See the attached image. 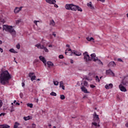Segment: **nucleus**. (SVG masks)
<instances>
[{"label": "nucleus", "instance_id": "nucleus-1", "mask_svg": "<svg viewBox=\"0 0 128 128\" xmlns=\"http://www.w3.org/2000/svg\"><path fill=\"white\" fill-rule=\"evenodd\" d=\"M11 78L10 74L8 70L3 71L0 74V82L2 84H8V80Z\"/></svg>", "mask_w": 128, "mask_h": 128}, {"label": "nucleus", "instance_id": "nucleus-2", "mask_svg": "<svg viewBox=\"0 0 128 128\" xmlns=\"http://www.w3.org/2000/svg\"><path fill=\"white\" fill-rule=\"evenodd\" d=\"M65 8L69 10H74V12H76V10H78V12H82V9L80 7L73 4H66L65 5Z\"/></svg>", "mask_w": 128, "mask_h": 128}, {"label": "nucleus", "instance_id": "nucleus-3", "mask_svg": "<svg viewBox=\"0 0 128 128\" xmlns=\"http://www.w3.org/2000/svg\"><path fill=\"white\" fill-rule=\"evenodd\" d=\"M3 30L10 32L12 36H16V30H14V28L12 26H8V24L3 25Z\"/></svg>", "mask_w": 128, "mask_h": 128}, {"label": "nucleus", "instance_id": "nucleus-4", "mask_svg": "<svg viewBox=\"0 0 128 128\" xmlns=\"http://www.w3.org/2000/svg\"><path fill=\"white\" fill-rule=\"evenodd\" d=\"M84 56V60L85 62H90L92 60V58L90 56V55H88V53L87 52H85L83 54Z\"/></svg>", "mask_w": 128, "mask_h": 128}, {"label": "nucleus", "instance_id": "nucleus-5", "mask_svg": "<svg viewBox=\"0 0 128 128\" xmlns=\"http://www.w3.org/2000/svg\"><path fill=\"white\" fill-rule=\"evenodd\" d=\"M36 48H40V50H44L45 52H48V49L46 46H44V45H41L40 44H38L35 45Z\"/></svg>", "mask_w": 128, "mask_h": 128}, {"label": "nucleus", "instance_id": "nucleus-6", "mask_svg": "<svg viewBox=\"0 0 128 128\" xmlns=\"http://www.w3.org/2000/svg\"><path fill=\"white\" fill-rule=\"evenodd\" d=\"M65 54H66V56H72V49L70 48H66L65 52Z\"/></svg>", "mask_w": 128, "mask_h": 128}, {"label": "nucleus", "instance_id": "nucleus-7", "mask_svg": "<svg viewBox=\"0 0 128 128\" xmlns=\"http://www.w3.org/2000/svg\"><path fill=\"white\" fill-rule=\"evenodd\" d=\"M22 6L21 7H16L14 9V12L15 14H19L20 12L22 10Z\"/></svg>", "mask_w": 128, "mask_h": 128}, {"label": "nucleus", "instance_id": "nucleus-8", "mask_svg": "<svg viewBox=\"0 0 128 128\" xmlns=\"http://www.w3.org/2000/svg\"><path fill=\"white\" fill-rule=\"evenodd\" d=\"M118 88L120 90L123 92H126L127 91L126 88L124 87V86H122V84H120Z\"/></svg>", "mask_w": 128, "mask_h": 128}, {"label": "nucleus", "instance_id": "nucleus-9", "mask_svg": "<svg viewBox=\"0 0 128 128\" xmlns=\"http://www.w3.org/2000/svg\"><path fill=\"white\" fill-rule=\"evenodd\" d=\"M108 66L109 68H116V62H114L112 61L109 62Z\"/></svg>", "mask_w": 128, "mask_h": 128}, {"label": "nucleus", "instance_id": "nucleus-10", "mask_svg": "<svg viewBox=\"0 0 128 128\" xmlns=\"http://www.w3.org/2000/svg\"><path fill=\"white\" fill-rule=\"evenodd\" d=\"M106 74H110V76H114V72H112V70L109 69L108 70H106Z\"/></svg>", "mask_w": 128, "mask_h": 128}, {"label": "nucleus", "instance_id": "nucleus-11", "mask_svg": "<svg viewBox=\"0 0 128 128\" xmlns=\"http://www.w3.org/2000/svg\"><path fill=\"white\" fill-rule=\"evenodd\" d=\"M93 120H95V122H98L100 120V118H98V115L96 114V112H94L93 114Z\"/></svg>", "mask_w": 128, "mask_h": 128}, {"label": "nucleus", "instance_id": "nucleus-12", "mask_svg": "<svg viewBox=\"0 0 128 128\" xmlns=\"http://www.w3.org/2000/svg\"><path fill=\"white\" fill-rule=\"evenodd\" d=\"M92 125L94 126H98V128H100V120H93V122H92Z\"/></svg>", "mask_w": 128, "mask_h": 128}, {"label": "nucleus", "instance_id": "nucleus-13", "mask_svg": "<svg viewBox=\"0 0 128 128\" xmlns=\"http://www.w3.org/2000/svg\"><path fill=\"white\" fill-rule=\"evenodd\" d=\"M39 58L41 62L44 64V66H46V58L42 56H40Z\"/></svg>", "mask_w": 128, "mask_h": 128}, {"label": "nucleus", "instance_id": "nucleus-14", "mask_svg": "<svg viewBox=\"0 0 128 128\" xmlns=\"http://www.w3.org/2000/svg\"><path fill=\"white\" fill-rule=\"evenodd\" d=\"M91 60H92L94 62H96L98 58L96 56V54H90Z\"/></svg>", "mask_w": 128, "mask_h": 128}, {"label": "nucleus", "instance_id": "nucleus-15", "mask_svg": "<svg viewBox=\"0 0 128 128\" xmlns=\"http://www.w3.org/2000/svg\"><path fill=\"white\" fill-rule=\"evenodd\" d=\"M114 88V85L112 84H106L105 86V88L106 90H110V88Z\"/></svg>", "mask_w": 128, "mask_h": 128}, {"label": "nucleus", "instance_id": "nucleus-16", "mask_svg": "<svg viewBox=\"0 0 128 128\" xmlns=\"http://www.w3.org/2000/svg\"><path fill=\"white\" fill-rule=\"evenodd\" d=\"M72 54H75V56H82V52L74 50L72 52Z\"/></svg>", "mask_w": 128, "mask_h": 128}, {"label": "nucleus", "instance_id": "nucleus-17", "mask_svg": "<svg viewBox=\"0 0 128 128\" xmlns=\"http://www.w3.org/2000/svg\"><path fill=\"white\" fill-rule=\"evenodd\" d=\"M46 2L50 4H54L56 2V0H46Z\"/></svg>", "mask_w": 128, "mask_h": 128}, {"label": "nucleus", "instance_id": "nucleus-18", "mask_svg": "<svg viewBox=\"0 0 128 128\" xmlns=\"http://www.w3.org/2000/svg\"><path fill=\"white\" fill-rule=\"evenodd\" d=\"M50 24L51 26H53V28H55V26H56V22H54V20H50Z\"/></svg>", "mask_w": 128, "mask_h": 128}, {"label": "nucleus", "instance_id": "nucleus-19", "mask_svg": "<svg viewBox=\"0 0 128 128\" xmlns=\"http://www.w3.org/2000/svg\"><path fill=\"white\" fill-rule=\"evenodd\" d=\"M87 6L91 8V10H94V6H92V4L91 2L87 4Z\"/></svg>", "mask_w": 128, "mask_h": 128}, {"label": "nucleus", "instance_id": "nucleus-20", "mask_svg": "<svg viewBox=\"0 0 128 128\" xmlns=\"http://www.w3.org/2000/svg\"><path fill=\"white\" fill-rule=\"evenodd\" d=\"M1 22H2V24H4L6 22V18L4 16H2L0 20Z\"/></svg>", "mask_w": 128, "mask_h": 128}, {"label": "nucleus", "instance_id": "nucleus-21", "mask_svg": "<svg viewBox=\"0 0 128 128\" xmlns=\"http://www.w3.org/2000/svg\"><path fill=\"white\" fill-rule=\"evenodd\" d=\"M60 88H62V90H64V82L62 81H61L60 82Z\"/></svg>", "mask_w": 128, "mask_h": 128}, {"label": "nucleus", "instance_id": "nucleus-22", "mask_svg": "<svg viewBox=\"0 0 128 128\" xmlns=\"http://www.w3.org/2000/svg\"><path fill=\"white\" fill-rule=\"evenodd\" d=\"M81 90L82 92H84V94H88V90H86L84 86L81 87Z\"/></svg>", "mask_w": 128, "mask_h": 128}, {"label": "nucleus", "instance_id": "nucleus-23", "mask_svg": "<svg viewBox=\"0 0 128 128\" xmlns=\"http://www.w3.org/2000/svg\"><path fill=\"white\" fill-rule=\"evenodd\" d=\"M48 66V68H50V66H54V63H52V62L48 61L47 62Z\"/></svg>", "mask_w": 128, "mask_h": 128}, {"label": "nucleus", "instance_id": "nucleus-24", "mask_svg": "<svg viewBox=\"0 0 128 128\" xmlns=\"http://www.w3.org/2000/svg\"><path fill=\"white\" fill-rule=\"evenodd\" d=\"M24 119L25 120H32V117L30 116H25V117H24Z\"/></svg>", "mask_w": 128, "mask_h": 128}, {"label": "nucleus", "instance_id": "nucleus-25", "mask_svg": "<svg viewBox=\"0 0 128 128\" xmlns=\"http://www.w3.org/2000/svg\"><path fill=\"white\" fill-rule=\"evenodd\" d=\"M10 52H12V54H18V52L16 51L14 48H11L9 50Z\"/></svg>", "mask_w": 128, "mask_h": 128}, {"label": "nucleus", "instance_id": "nucleus-26", "mask_svg": "<svg viewBox=\"0 0 128 128\" xmlns=\"http://www.w3.org/2000/svg\"><path fill=\"white\" fill-rule=\"evenodd\" d=\"M1 128H10V126L6 124H4L2 125H1Z\"/></svg>", "mask_w": 128, "mask_h": 128}, {"label": "nucleus", "instance_id": "nucleus-27", "mask_svg": "<svg viewBox=\"0 0 128 128\" xmlns=\"http://www.w3.org/2000/svg\"><path fill=\"white\" fill-rule=\"evenodd\" d=\"M86 40H87L88 41V42H92V40H94V38H92V37H90H90H87L86 38Z\"/></svg>", "mask_w": 128, "mask_h": 128}, {"label": "nucleus", "instance_id": "nucleus-28", "mask_svg": "<svg viewBox=\"0 0 128 128\" xmlns=\"http://www.w3.org/2000/svg\"><path fill=\"white\" fill-rule=\"evenodd\" d=\"M20 126V123L18 122H16L14 123V128H18V126Z\"/></svg>", "mask_w": 128, "mask_h": 128}, {"label": "nucleus", "instance_id": "nucleus-29", "mask_svg": "<svg viewBox=\"0 0 128 128\" xmlns=\"http://www.w3.org/2000/svg\"><path fill=\"white\" fill-rule=\"evenodd\" d=\"M30 80H32V82H34V80H36V74H34V76H33L31 78Z\"/></svg>", "mask_w": 128, "mask_h": 128}, {"label": "nucleus", "instance_id": "nucleus-30", "mask_svg": "<svg viewBox=\"0 0 128 128\" xmlns=\"http://www.w3.org/2000/svg\"><path fill=\"white\" fill-rule=\"evenodd\" d=\"M27 106H28V108H32L33 106H34V104H32L30 103H28L26 104Z\"/></svg>", "mask_w": 128, "mask_h": 128}, {"label": "nucleus", "instance_id": "nucleus-31", "mask_svg": "<svg viewBox=\"0 0 128 128\" xmlns=\"http://www.w3.org/2000/svg\"><path fill=\"white\" fill-rule=\"evenodd\" d=\"M35 74L34 73V72H30L29 74H28V78H32V76H34Z\"/></svg>", "mask_w": 128, "mask_h": 128}, {"label": "nucleus", "instance_id": "nucleus-32", "mask_svg": "<svg viewBox=\"0 0 128 128\" xmlns=\"http://www.w3.org/2000/svg\"><path fill=\"white\" fill-rule=\"evenodd\" d=\"M96 62H97L98 64H102V62L100 60L98 59V58H97Z\"/></svg>", "mask_w": 128, "mask_h": 128}, {"label": "nucleus", "instance_id": "nucleus-33", "mask_svg": "<svg viewBox=\"0 0 128 128\" xmlns=\"http://www.w3.org/2000/svg\"><path fill=\"white\" fill-rule=\"evenodd\" d=\"M53 82H54V86H58V80H54Z\"/></svg>", "mask_w": 128, "mask_h": 128}, {"label": "nucleus", "instance_id": "nucleus-34", "mask_svg": "<svg viewBox=\"0 0 128 128\" xmlns=\"http://www.w3.org/2000/svg\"><path fill=\"white\" fill-rule=\"evenodd\" d=\"M50 96H56V93L52 92L50 94Z\"/></svg>", "mask_w": 128, "mask_h": 128}, {"label": "nucleus", "instance_id": "nucleus-35", "mask_svg": "<svg viewBox=\"0 0 128 128\" xmlns=\"http://www.w3.org/2000/svg\"><path fill=\"white\" fill-rule=\"evenodd\" d=\"M128 84V82H124L122 81L120 84H122V86H126V84Z\"/></svg>", "mask_w": 128, "mask_h": 128}, {"label": "nucleus", "instance_id": "nucleus-36", "mask_svg": "<svg viewBox=\"0 0 128 128\" xmlns=\"http://www.w3.org/2000/svg\"><path fill=\"white\" fill-rule=\"evenodd\" d=\"M84 86H88V84L86 81H84Z\"/></svg>", "mask_w": 128, "mask_h": 128}, {"label": "nucleus", "instance_id": "nucleus-37", "mask_svg": "<svg viewBox=\"0 0 128 128\" xmlns=\"http://www.w3.org/2000/svg\"><path fill=\"white\" fill-rule=\"evenodd\" d=\"M60 98H61V100H64V98H66V96L63 94L60 95Z\"/></svg>", "mask_w": 128, "mask_h": 128}, {"label": "nucleus", "instance_id": "nucleus-38", "mask_svg": "<svg viewBox=\"0 0 128 128\" xmlns=\"http://www.w3.org/2000/svg\"><path fill=\"white\" fill-rule=\"evenodd\" d=\"M96 82H100V78H98V76H96Z\"/></svg>", "mask_w": 128, "mask_h": 128}, {"label": "nucleus", "instance_id": "nucleus-39", "mask_svg": "<svg viewBox=\"0 0 128 128\" xmlns=\"http://www.w3.org/2000/svg\"><path fill=\"white\" fill-rule=\"evenodd\" d=\"M16 48H18V50H20V44H18L16 46Z\"/></svg>", "mask_w": 128, "mask_h": 128}, {"label": "nucleus", "instance_id": "nucleus-40", "mask_svg": "<svg viewBox=\"0 0 128 128\" xmlns=\"http://www.w3.org/2000/svg\"><path fill=\"white\" fill-rule=\"evenodd\" d=\"M34 24H35L36 26H38V22H40V21H38V20H34Z\"/></svg>", "mask_w": 128, "mask_h": 128}, {"label": "nucleus", "instance_id": "nucleus-41", "mask_svg": "<svg viewBox=\"0 0 128 128\" xmlns=\"http://www.w3.org/2000/svg\"><path fill=\"white\" fill-rule=\"evenodd\" d=\"M14 112V109L13 106H11V109H10V112Z\"/></svg>", "mask_w": 128, "mask_h": 128}, {"label": "nucleus", "instance_id": "nucleus-42", "mask_svg": "<svg viewBox=\"0 0 128 128\" xmlns=\"http://www.w3.org/2000/svg\"><path fill=\"white\" fill-rule=\"evenodd\" d=\"M36 128V125L34 124H32V128Z\"/></svg>", "mask_w": 128, "mask_h": 128}, {"label": "nucleus", "instance_id": "nucleus-43", "mask_svg": "<svg viewBox=\"0 0 128 128\" xmlns=\"http://www.w3.org/2000/svg\"><path fill=\"white\" fill-rule=\"evenodd\" d=\"M90 87L92 88H94L96 87V86H94V84H91V85H90Z\"/></svg>", "mask_w": 128, "mask_h": 128}, {"label": "nucleus", "instance_id": "nucleus-44", "mask_svg": "<svg viewBox=\"0 0 128 128\" xmlns=\"http://www.w3.org/2000/svg\"><path fill=\"white\" fill-rule=\"evenodd\" d=\"M59 58H64V55H60Z\"/></svg>", "mask_w": 128, "mask_h": 128}, {"label": "nucleus", "instance_id": "nucleus-45", "mask_svg": "<svg viewBox=\"0 0 128 128\" xmlns=\"http://www.w3.org/2000/svg\"><path fill=\"white\" fill-rule=\"evenodd\" d=\"M52 34V36H54V38H56V32H53Z\"/></svg>", "mask_w": 128, "mask_h": 128}, {"label": "nucleus", "instance_id": "nucleus-46", "mask_svg": "<svg viewBox=\"0 0 128 128\" xmlns=\"http://www.w3.org/2000/svg\"><path fill=\"white\" fill-rule=\"evenodd\" d=\"M98 1L101 2H106L105 0H98Z\"/></svg>", "mask_w": 128, "mask_h": 128}, {"label": "nucleus", "instance_id": "nucleus-47", "mask_svg": "<svg viewBox=\"0 0 128 128\" xmlns=\"http://www.w3.org/2000/svg\"><path fill=\"white\" fill-rule=\"evenodd\" d=\"M54 8H58V6L56 4H54Z\"/></svg>", "mask_w": 128, "mask_h": 128}, {"label": "nucleus", "instance_id": "nucleus-48", "mask_svg": "<svg viewBox=\"0 0 128 128\" xmlns=\"http://www.w3.org/2000/svg\"><path fill=\"white\" fill-rule=\"evenodd\" d=\"M118 62H123V61H122V58H118Z\"/></svg>", "mask_w": 128, "mask_h": 128}, {"label": "nucleus", "instance_id": "nucleus-49", "mask_svg": "<svg viewBox=\"0 0 128 128\" xmlns=\"http://www.w3.org/2000/svg\"><path fill=\"white\" fill-rule=\"evenodd\" d=\"M0 116H6V113H1Z\"/></svg>", "mask_w": 128, "mask_h": 128}, {"label": "nucleus", "instance_id": "nucleus-50", "mask_svg": "<svg viewBox=\"0 0 128 128\" xmlns=\"http://www.w3.org/2000/svg\"><path fill=\"white\" fill-rule=\"evenodd\" d=\"M16 106H20V103L16 102Z\"/></svg>", "mask_w": 128, "mask_h": 128}, {"label": "nucleus", "instance_id": "nucleus-51", "mask_svg": "<svg viewBox=\"0 0 128 128\" xmlns=\"http://www.w3.org/2000/svg\"><path fill=\"white\" fill-rule=\"evenodd\" d=\"M125 126H126V128H128V122L126 124Z\"/></svg>", "mask_w": 128, "mask_h": 128}, {"label": "nucleus", "instance_id": "nucleus-52", "mask_svg": "<svg viewBox=\"0 0 128 128\" xmlns=\"http://www.w3.org/2000/svg\"><path fill=\"white\" fill-rule=\"evenodd\" d=\"M66 46L67 48H70V44H66Z\"/></svg>", "mask_w": 128, "mask_h": 128}, {"label": "nucleus", "instance_id": "nucleus-53", "mask_svg": "<svg viewBox=\"0 0 128 128\" xmlns=\"http://www.w3.org/2000/svg\"><path fill=\"white\" fill-rule=\"evenodd\" d=\"M70 62H71V64H74V60H70Z\"/></svg>", "mask_w": 128, "mask_h": 128}, {"label": "nucleus", "instance_id": "nucleus-54", "mask_svg": "<svg viewBox=\"0 0 128 128\" xmlns=\"http://www.w3.org/2000/svg\"><path fill=\"white\" fill-rule=\"evenodd\" d=\"M4 52V50H2V48H0V52Z\"/></svg>", "mask_w": 128, "mask_h": 128}, {"label": "nucleus", "instance_id": "nucleus-55", "mask_svg": "<svg viewBox=\"0 0 128 128\" xmlns=\"http://www.w3.org/2000/svg\"><path fill=\"white\" fill-rule=\"evenodd\" d=\"M14 62H16V64H18V62L16 60V58H14Z\"/></svg>", "mask_w": 128, "mask_h": 128}, {"label": "nucleus", "instance_id": "nucleus-56", "mask_svg": "<svg viewBox=\"0 0 128 128\" xmlns=\"http://www.w3.org/2000/svg\"><path fill=\"white\" fill-rule=\"evenodd\" d=\"M14 104H16V100H14Z\"/></svg>", "mask_w": 128, "mask_h": 128}, {"label": "nucleus", "instance_id": "nucleus-57", "mask_svg": "<svg viewBox=\"0 0 128 128\" xmlns=\"http://www.w3.org/2000/svg\"><path fill=\"white\" fill-rule=\"evenodd\" d=\"M22 86H24V82L22 83Z\"/></svg>", "mask_w": 128, "mask_h": 128}, {"label": "nucleus", "instance_id": "nucleus-58", "mask_svg": "<svg viewBox=\"0 0 128 128\" xmlns=\"http://www.w3.org/2000/svg\"><path fill=\"white\" fill-rule=\"evenodd\" d=\"M52 45H49L48 46V48H52Z\"/></svg>", "mask_w": 128, "mask_h": 128}, {"label": "nucleus", "instance_id": "nucleus-59", "mask_svg": "<svg viewBox=\"0 0 128 128\" xmlns=\"http://www.w3.org/2000/svg\"><path fill=\"white\" fill-rule=\"evenodd\" d=\"M48 126H52V124H48Z\"/></svg>", "mask_w": 128, "mask_h": 128}, {"label": "nucleus", "instance_id": "nucleus-60", "mask_svg": "<svg viewBox=\"0 0 128 128\" xmlns=\"http://www.w3.org/2000/svg\"><path fill=\"white\" fill-rule=\"evenodd\" d=\"M37 80L40 81V78H38V79H37Z\"/></svg>", "mask_w": 128, "mask_h": 128}, {"label": "nucleus", "instance_id": "nucleus-61", "mask_svg": "<svg viewBox=\"0 0 128 128\" xmlns=\"http://www.w3.org/2000/svg\"><path fill=\"white\" fill-rule=\"evenodd\" d=\"M54 128H56V126H54Z\"/></svg>", "mask_w": 128, "mask_h": 128}, {"label": "nucleus", "instance_id": "nucleus-62", "mask_svg": "<svg viewBox=\"0 0 128 128\" xmlns=\"http://www.w3.org/2000/svg\"><path fill=\"white\" fill-rule=\"evenodd\" d=\"M12 106H13V105H14V103L12 102Z\"/></svg>", "mask_w": 128, "mask_h": 128}, {"label": "nucleus", "instance_id": "nucleus-63", "mask_svg": "<svg viewBox=\"0 0 128 128\" xmlns=\"http://www.w3.org/2000/svg\"><path fill=\"white\" fill-rule=\"evenodd\" d=\"M127 17L128 18V14H127Z\"/></svg>", "mask_w": 128, "mask_h": 128}, {"label": "nucleus", "instance_id": "nucleus-64", "mask_svg": "<svg viewBox=\"0 0 128 128\" xmlns=\"http://www.w3.org/2000/svg\"><path fill=\"white\" fill-rule=\"evenodd\" d=\"M18 128H22V127H18Z\"/></svg>", "mask_w": 128, "mask_h": 128}]
</instances>
